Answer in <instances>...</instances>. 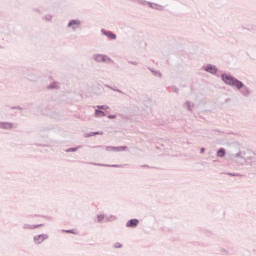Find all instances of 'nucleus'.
I'll return each mask as SVG.
<instances>
[{"mask_svg": "<svg viewBox=\"0 0 256 256\" xmlns=\"http://www.w3.org/2000/svg\"><path fill=\"white\" fill-rule=\"evenodd\" d=\"M45 239H47V235H45V234L35 237L36 243H41L42 241H45Z\"/></svg>", "mask_w": 256, "mask_h": 256, "instance_id": "obj_5", "label": "nucleus"}, {"mask_svg": "<svg viewBox=\"0 0 256 256\" xmlns=\"http://www.w3.org/2000/svg\"><path fill=\"white\" fill-rule=\"evenodd\" d=\"M222 79L224 83H226V85H232L233 87H237V89H242L243 87V84L241 83V81L234 79L228 74L222 75Z\"/></svg>", "mask_w": 256, "mask_h": 256, "instance_id": "obj_1", "label": "nucleus"}, {"mask_svg": "<svg viewBox=\"0 0 256 256\" xmlns=\"http://www.w3.org/2000/svg\"><path fill=\"white\" fill-rule=\"evenodd\" d=\"M217 156L218 157H225V149L221 148L220 150H218Z\"/></svg>", "mask_w": 256, "mask_h": 256, "instance_id": "obj_8", "label": "nucleus"}, {"mask_svg": "<svg viewBox=\"0 0 256 256\" xmlns=\"http://www.w3.org/2000/svg\"><path fill=\"white\" fill-rule=\"evenodd\" d=\"M104 35H106V37H109L111 39H117V36L111 32H107V31H103Z\"/></svg>", "mask_w": 256, "mask_h": 256, "instance_id": "obj_6", "label": "nucleus"}, {"mask_svg": "<svg viewBox=\"0 0 256 256\" xmlns=\"http://www.w3.org/2000/svg\"><path fill=\"white\" fill-rule=\"evenodd\" d=\"M205 71H207L208 73H217V68H215V66H206Z\"/></svg>", "mask_w": 256, "mask_h": 256, "instance_id": "obj_4", "label": "nucleus"}, {"mask_svg": "<svg viewBox=\"0 0 256 256\" xmlns=\"http://www.w3.org/2000/svg\"><path fill=\"white\" fill-rule=\"evenodd\" d=\"M203 151H205V149H204V148H202V149H201V153H203Z\"/></svg>", "mask_w": 256, "mask_h": 256, "instance_id": "obj_12", "label": "nucleus"}, {"mask_svg": "<svg viewBox=\"0 0 256 256\" xmlns=\"http://www.w3.org/2000/svg\"><path fill=\"white\" fill-rule=\"evenodd\" d=\"M98 109H103V110H105V109H109V107H107V106H100V107H98Z\"/></svg>", "mask_w": 256, "mask_h": 256, "instance_id": "obj_11", "label": "nucleus"}, {"mask_svg": "<svg viewBox=\"0 0 256 256\" xmlns=\"http://www.w3.org/2000/svg\"><path fill=\"white\" fill-rule=\"evenodd\" d=\"M103 219H105L103 214L98 215V221H103Z\"/></svg>", "mask_w": 256, "mask_h": 256, "instance_id": "obj_9", "label": "nucleus"}, {"mask_svg": "<svg viewBox=\"0 0 256 256\" xmlns=\"http://www.w3.org/2000/svg\"><path fill=\"white\" fill-rule=\"evenodd\" d=\"M95 115H96V117H104L105 116V112H103L101 110H96L95 111Z\"/></svg>", "mask_w": 256, "mask_h": 256, "instance_id": "obj_7", "label": "nucleus"}, {"mask_svg": "<svg viewBox=\"0 0 256 256\" xmlns=\"http://www.w3.org/2000/svg\"><path fill=\"white\" fill-rule=\"evenodd\" d=\"M79 25H81V22H79L78 20H72L69 23V27H73V29H77V27H79Z\"/></svg>", "mask_w": 256, "mask_h": 256, "instance_id": "obj_3", "label": "nucleus"}, {"mask_svg": "<svg viewBox=\"0 0 256 256\" xmlns=\"http://www.w3.org/2000/svg\"><path fill=\"white\" fill-rule=\"evenodd\" d=\"M65 232L66 233H72L73 235H75V233H76L74 230H66Z\"/></svg>", "mask_w": 256, "mask_h": 256, "instance_id": "obj_10", "label": "nucleus"}, {"mask_svg": "<svg viewBox=\"0 0 256 256\" xmlns=\"http://www.w3.org/2000/svg\"><path fill=\"white\" fill-rule=\"evenodd\" d=\"M139 225V220L131 219L127 222L126 227H137Z\"/></svg>", "mask_w": 256, "mask_h": 256, "instance_id": "obj_2", "label": "nucleus"}]
</instances>
